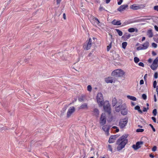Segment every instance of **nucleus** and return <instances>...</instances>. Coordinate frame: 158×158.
<instances>
[{
	"mask_svg": "<svg viewBox=\"0 0 158 158\" xmlns=\"http://www.w3.org/2000/svg\"><path fill=\"white\" fill-rule=\"evenodd\" d=\"M78 99L79 102H82L85 100V96L84 95H82L81 96L79 97L78 98Z\"/></svg>",
	"mask_w": 158,
	"mask_h": 158,
	"instance_id": "19",
	"label": "nucleus"
},
{
	"mask_svg": "<svg viewBox=\"0 0 158 158\" xmlns=\"http://www.w3.org/2000/svg\"><path fill=\"white\" fill-rule=\"evenodd\" d=\"M147 35L149 38H152L153 36V34L151 29L148 30L147 32Z\"/></svg>",
	"mask_w": 158,
	"mask_h": 158,
	"instance_id": "20",
	"label": "nucleus"
},
{
	"mask_svg": "<svg viewBox=\"0 0 158 158\" xmlns=\"http://www.w3.org/2000/svg\"><path fill=\"white\" fill-rule=\"evenodd\" d=\"M128 6V5L127 4L121 5L117 9V10L120 12H122L125 10Z\"/></svg>",
	"mask_w": 158,
	"mask_h": 158,
	"instance_id": "13",
	"label": "nucleus"
},
{
	"mask_svg": "<svg viewBox=\"0 0 158 158\" xmlns=\"http://www.w3.org/2000/svg\"><path fill=\"white\" fill-rule=\"evenodd\" d=\"M135 31V29L134 28H131L128 29V31L130 32H133Z\"/></svg>",
	"mask_w": 158,
	"mask_h": 158,
	"instance_id": "36",
	"label": "nucleus"
},
{
	"mask_svg": "<svg viewBox=\"0 0 158 158\" xmlns=\"http://www.w3.org/2000/svg\"><path fill=\"white\" fill-rule=\"evenodd\" d=\"M125 73V72L121 69H118L114 70L112 72L111 75L116 77H122Z\"/></svg>",
	"mask_w": 158,
	"mask_h": 158,
	"instance_id": "2",
	"label": "nucleus"
},
{
	"mask_svg": "<svg viewBox=\"0 0 158 158\" xmlns=\"http://www.w3.org/2000/svg\"><path fill=\"white\" fill-rule=\"evenodd\" d=\"M134 61L135 63H137L139 61V60L137 57H135L134 58Z\"/></svg>",
	"mask_w": 158,
	"mask_h": 158,
	"instance_id": "34",
	"label": "nucleus"
},
{
	"mask_svg": "<svg viewBox=\"0 0 158 158\" xmlns=\"http://www.w3.org/2000/svg\"><path fill=\"white\" fill-rule=\"evenodd\" d=\"M112 77H109L107 78H106L105 81L107 83H112L113 82H114L115 80L112 79Z\"/></svg>",
	"mask_w": 158,
	"mask_h": 158,
	"instance_id": "14",
	"label": "nucleus"
},
{
	"mask_svg": "<svg viewBox=\"0 0 158 158\" xmlns=\"http://www.w3.org/2000/svg\"><path fill=\"white\" fill-rule=\"evenodd\" d=\"M154 101L155 102H156L157 101V99L156 98V94H154Z\"/></svg>",
	"mask_w": 158,
	"mask_h": 158,
	"instance_id": "54",
	"label": "nucleus"
},
{
	"mask_svg": "<svg viewBox=\"0 0 158 158\" xmlns=\"http://www.w3.org/2000/svg\"><path fill=\"white\" fill-rule=\"evenodd\" d=\"M117 102V100L115 98H113L112 100V105L113 106H115Z\"/></svg>",
	"mask_w": 158,
	"mask_h": 158,
	"instance_id": "23",
	"label": "nucleus"
},
{
	"mask_svg": "<svg viewBox=\"0 0 158 158\" xmlns=\"http://www.w3.org/2000/svg\"><path fill=\"white\" fill-rule=\"evenodd\" d=\"M128 122V119L125 118L120 120L119 125L121 128H123L126 126Z\"/></svg>",
	"mask_w": 158,
	"mask_h": 158,
	"instance_id": "5",
	"label": "nucleus"
},
{
	"mask_svg": "<svg viewBox=\"0 0 158 158\" xmlns=\"http://www.w3.org/2000/svg\"><path fill=\"white\" fill-rule=\"evenodd\" d=\"M158 66V65L153 64L152 63L150 67L152 70H155L157 69Z\"/></svg>",
	"mask_w": 158,
	"mask_h": 158,
	"instance_id": "22",
	"label": "nucleus"
},
{
	"mask_svg": "<svg viewBox=\"0 0 158 158\" xmlns=\"http://www.w3.org/2000/svg\"><path fill=\"white\" fill-rule=\"evenodd\" d=\"M61 0H56V3L57 4H59L61 2Z\"/></svg>",
	"mask_w": 158,
	"mask_h": 158,
	"instance_id": "57",
	"label": "nucleus"
},
{
	"mask_svg": "<svg viewBox=\"0 0 158 158\" xmlns=\"http://www.w3.org/2000/svg\"><path fill=\"white\" fill-rule=\"evenodd\" d=\"M143 143V141L137 142L135 144H133L132 146V148L135 150H137L141 147L140 145Z\"/></svg>",
	"mask_w": 158,
	"mask_h": 158,
	"instance_id": "9",
	"label": "nucleus"
},
{
	"mask_svg": "<svg viewBox=\"0 0 158 158\" xmlns=\"http://www.w3.org/2000/svg\"><path fill=\"white\" fill-rule=\"evenodd\" d=\"M92 40L91 38H89V40H87L86 42L83 44V48L84 50H88L92 46Z\"/></svg>",
	"mask_w": 158,
	"mask_h": 158,
	"instance_id": "4",
	"label": "nucleus"
},
{
	"mask_svg": "<svg viewBox=\"0 0 158 158\" xmlns=\"http://www.w3.org/2000/svg\"><path fill=\"white\" fill-rule=\"evenodd\" d=\"M128 135L125 134L120 137L117 141L116 144L118 145L117 149L118 151H120L124 148L127 143L128 140L127 139Z\"/></svg>",
	"mask_w": 158,
	"mask_h": 158,
	"instance_id": "1",
	"label": "nucleus"
},
{
	"mask_svg": "<svg viewBox=\"0 0 158 158\" xmlns=\"http://www.w3.org/2000/svg\"><path fill=\"white\" fill-rule=\"evenodd\" d=\"M98 103L100 107H102L104 104V100L102 94L101 93H98L97 96Z\"/></svg>",
	"mask_w": 158,
	"mask_h": 158,
	"instance_id": "3",
	"label": "nucleus"
},
{
	"mask_svg": "<svg viewBox=\"0 0 158 158\" xmlns=\"http://www.w3.org/2000/svg\"><path fill=\"white\" fill-rule=\"evenodd\" d=\"M127 97L128 99L134 101H135L137 99L135 97L130 95H127Z\"/></svg>",
	"mask_w": 158,
	"mask_h": 158,
	"instance_id": "25",
	"label": "nucleus"
},
{
	"mask_svg": "<svg viewBox=\"0 0 158 158\" xmlns=\"http://www.w3.org/2000/svg\"><path fill=\"white\" fill-rule=\"evenodd\" d=\"M154 77L156 79L157 78V77H158V73H157V72H156V73H155Z\"/></svg>",
	"mask_w": 158,
	"mask_h": 158,
	"instance_id": "49",
	"label": "nucleus"
},
{
	"mask_svg": "<svg viewBox=\"0 0 158 158\" xmlns=\"http://www.w3.org/2000/svg\"><path fill=\"white\" fill-rule=\"evenodd\" d=\"M75 111V108L74 106L70 107L68 110L67 112V118H69Z\"/></svg>",
	"mask_w": 158,
	"mask_h": 158,
	"instance_id": "10",
	"label": "nucleus"
},
{
	"mask_svg": "<svg viewBox=\"0 0 158 158\" xmlns=\"http://www.w3.org/2000/svg\"><path fill=\"white\" fill-rule=\"evenodd\" d=\"M121 106L119 105L118 106H116L115 108V110L116 112H118L121 111Z\"/></svg>",
	"mask_w": 158,
	"mask_h": 158,
	"instance_id": "27",
	"label": "nucleus"
},
{
	"mask_svg": "<svg viewBox=\"0 0 158 158\" xmlns=\"http://www.w3.org/2000/svg\"><path fill=\"white\" fill-rule=\"evenodd\" d=\"M106 119L105 114L102 113L100 118V123L101 126H103L106 123Z\"/></svg>",
	"mask_w": 158,
	"mask_h": 158,
	"instance_id": "8",
	"label": "nucleus"
},
{
	"mask_svg": "<svg viewBox=\"0 0 158 158\" xmlns=\"http://www.w3.org/2000/svg\"><path fill=\"white\" fill-rule=\"evenodd\" d=\"M149 156L152 158H153L154 157V155L152 154H150L149 155Z\"/></svg>",
	"mask_w": 158,
	"mask_h": 158,
	"instance_id": "61",
	"label": "nucleus"
},
{
	"mask_svg": "<svg viewBox=\"0 0 158 158\" xmlns=\"http://www.w3.org/2000/svg\"><path fill=\"white\" fill-rule=\"evenodd\" d=\"M107 148L109 151H110L111 152H113L112 147L111 145L110 144L108 145Z\"/></svg>",
	"mask_w": 158,
	"mask_h": 158,
	"instance_id": "32",
	"label": "nucleus"
},
{
	"mask_svg": "<svg viewBox=\"0 0 158 158\" xmlns=\"http://www.w3.org/2000/svg\"><path fill=\"white\" fill-rule=\"evenodd\" d=\"M110 0H106V3L108 4L110 2Z\"/></svg>",
	"mask_w": 158,
	"mask_h": 158,
	"instance_id": "62",
	"label": "nucleus"
},
{
	"mask_svg": "<svg viewBox=\"0 0 158 158\" xmlns=\"http://www.w3.org/2000/svg\"><path fill=\"white\" fill-rule=\"evenodd\" d=\"M152 59L151 58H149L148 60V61L150 63H151L152 62Z\"/></svg>",
	"mask_w": 158,
	"mask_h": 158,
	"instance_id": "60",
	"label": "nucleus"
},
{
	"mask_svg": "<svg viewBox=\"0 0 158 158\" xmlns=\"http://www.w3.org/2000/svg\"><path fill=\"white\" fill-rule=\"evenodd\" d=\"M132 22H130V21H126L125 22L123 23V25H122V26H124L125 25H127V24H129L131 23H132Z\"/></svg>",
	"mask_w": 158,
	"mask_h": 158,
	"instance_id": "29",
	"label": "nucleus"
},
{
	"mask_svg": "<svg viewBox=\"0 0 158 158\" xmlns=\"http://www.w3.org/2000/svg\"><path fill=\"white\" fill-rule=\"evenodd\" d=\"M157 149V147L156 146H154L153 147L152 149V150L153 152H155L156 151Z\"/></svg>",
	"mask_w": 158,
	"mask_h": 158,
	"instance_id": "44",
	"label": "nucleus"
},
{
	"mask_svg": "<svg viewBox=\"0 0 158 158\" xmlns=\"http://www.w3.org/2000/svg\"><path fill=\"white\" fill-rule=\"evenodd\" d=\"M154 9L158 11V6H154Z\"/></svg>",
	"mask_w": 158,
	"mask_h": 158,
	"instance_id": "50",
	"label": "nucleus"
},
{
	"mask_svg": "<svg viewBox=\"0 0 158 158\" xmlns=\"http://www.w3.org/2000/svg\"><path fill=\"white\" fill-rule=\"evenodd\" d=\"M147 74H146L144 75V79L145 81L147 80L146 78H147Z\"/></svg>",
	"mask_w": 158,
	"mask_h": 158,
	"instance_id": "56",
	"label": "nucleus"
},
{
	"mask_svg": "<svg viewBox=\"0 0 158 158\" xmlns=\"http://www.w3.org/2000/svg\"><path fill=\"white\" fill-rule=\"evenodd\" d=\"M152 54L153 56H155L156 55V53L154 51H152Z\"/></svg>",
	"mask_w": 158,
	"mask_h": 158,
	"instance_id": "55",
	"label": "nucleus"
},
{
	"mask_svg": "<svg viewBox=\"0 0 158 158\" xmlns=\"http://www.w3.org/2000/svg\"><path fill=\"white\" fill-rule=\"evenodd\" d=\"M152 47L155 48H156L157 47V44L155 43H152Z\"/></svg>",
	"mask_w": 158,
	"mask_h": 158,
	"instance_id": "42",
	"label": "nucleus"
},
{
	"mask_svg": "<svg viewBox=\"0 0 158 158\" xmlns=\"http://www.w3.org/2000/svg\"><path fill=\"white\" fill-rule=\"evenodd\" d=\"M131 37L130 34H128L127 33H125L122 36V38L123 39L124 41H126L129 39Z\"/></svg>",
	"mask_w": 158,
	"mask_h": 158,
	"instance_id": "15",
	"label": "nucleus"
},
{
	"mask_svg": "<svg viewBox=\"0 0 158 158\" xmlns=\"http://www.w3.org/2000/svg\"><path fill=\"white\" fill-rule=\"evenodd\" d=\"M88 108L87 104L86 103H84L82 104L80 106L78 107L79 110L80 109H87Z\"/></svg>",
	"mask_w": 158,
	"mask_h": 158,
	"instance_id": "17",
	"label": "nucleus"
},
{
	"mask_svg": "<svg viewBox=\"0 0 158 158\" xmlns=\"http://www.w3.org/2000/svg\"><path fill=\"white\" fill-rule=\"evenodd\" d=\"M115 30L117 32L119 36H121L122 35L123 32L121 31L120 30L118 29H115Z\"/></svg>",
	"mask_w": 158,
	"mask_h": 158,
	"instance_id": "28",
	"label": "nucleus"
},
{
	"mask_svg": "<svg viewBox=\"0 0 158 158\" xmlns=\"http://www.w3.org/2000/svg\"><path fill=\"white\" fill-rule=\"evenodd\" d=\"M152 114L154 116H156L157 113V110L156 109H154L152 111Z\"/></svg>",
	"mask_w": 158,
	"mask_h": 158,
	"instance_id": "35",
	"label": "nucleus"
},
{
	"mask_svg": "<svg viewBox=\"0 0 158 158\" xmlns=\"http://www.w3.org/2000/svg\"><path fill=\"white\" fill-rule=\"evenodd\" d=\"M144 129H138L136 130V132H142L144 131Z\"/></svg>",
	"mask_w": 158,
	"mask_h": 158,
	"instance_id": "37",
	"label": "nucleus"
},
{
	"mask_svg": "<svg viewBox=\"0 0 158 158\" xmlns=\"http://www.w3.org/2000/svg\"><path fill=\"white\" fill-rule=\"evenodd\" d=\"M143 111L144 112H147V109L145 107H143Z\"/></svg>",
	"mask_w": 158,
	"mask_h": 158,
	"instance_id": "58",
	"label": "nucleus"
},
{
	"mask_svg": "<svg viewBox=\"0 0 158 158\" xmlns=\"http://www.w3.org/2000/svg\"><path fill=\"white\" fill-rule=\"evenodd\" d=\"M151 118L154 123H156V119L155 117H152Z\"/></svg>",
	"mask_w": 158,
	"mask_h": 158,
	"instance_id": "47",
	"label": "nucleus"
},
{
	"mask_svg": "<svg viewBox=\"0 0 158 158\" xmlns=\"http://www.w3.org/2000/svg\"><path fill=\"white\" fill-rule=\"evenodd\" d=\"M123 2V0H120L118 2V4L119 5H120Z\"/></svg>",
	"mask_w": 158,
	"mask_h": 158,
	"instance_id": "51",
	"label": "nucleus"
},
{
	"mask_svg": "<svg viewBox=\"0 0 158 158\" xmlns=\"http://www.w3.org/2000/svg\"><path fill=\"white\" fill-rule=\"evenodd\" d=\"M127 45V43L126 42H124L122 44V47L123 49H125Z\"/></svg>",
	"mask_w": 158,
	"mask_h": 158,
	"instance_id": "30",
	"label": "nucleus"
},
{
	"mask_svg": "<svg viewBox=\"0 0 158 158\" xmlns=\"http://www.w3.org/2000/svg\"><path fill=\"white\" fill-rule=\"evenodd\" d=\"M142 98L144 100H146L147 98V96L145 94H143L142 95Z\"/></svg>",
	"mask_w": 158,
	"mask_h": 158,
	"instance_id": "40",
	"label": "nucleus"
},
{
	"mask_svg": "<svg viewBox=\"0 0 158 158\" xmlns=\"http://www.w3.org/2000/svg\"><path fill=\"white\" fill-rule=\"evenodd\" d=\"M145 37H144V36L143 37L142 39V41H144L145 40Z\"/></svg>",
	"mask_w": 158,
	"mask_h": 158,
	"instance_id": "64",
	"label": "nucleus"
},
{
	"mask_svg": "<svg viewBox=\"0 0 158 158\" xmlns=\"http://www.w3.org/2000/svg\"><path fill=\"white\" fill-rule=\"evenodd\" d=\"M93 112L94 114V115L98 117L99 114V111L98 110L97 108L94 109Z\"/></svg>",
	"mask_w": 158,
	"mask_h": 158,
	"instance_id": "24",
	"label": "nucleus"
},
{
	"mask_svg": "<svg viewBox=\"0 0 158 158\" xmlns=\"http://www.w3.org/2000/svg\"><path fill=\"white\" fill-rule=\"evenodd\" d=\"M121 112L123 115H125L127 114V110L126 108V106L123 104L121 105Z\"/></svg>",
	"mask_w": 158,
	"mask_h": 158,
	"instance_id": "11",
	"label": "nucleus"
},
{
	"mask_svg": "<svg viewBox=\"0 0 158 158\" xmlns=\"http://www.w3.org/2000/svg\"><path fill=\"white\" fill-rule=\"evenodd\" d=\"M157 85V82L156 81H155L153 82V86L154 88H156L157 89V86H156Z\"/></svg>",
	"mask_w": 158,
	"mask_h": 158,
	"instance_id": "38",
	"label": "nucleus"
},
{
	"mask_svg": "<svg viewBox=\"0 0 158 158\" xmlns=\"http://www.w3.org/2000/svg\"><path fill=\"white\" fill-rule=\"evenodd\" d=\"M130 8L131 9L133 10H138L140 8L139 6H137L136 4H133L131 5Z\"/></svg>",
	"mask_w": 158,
	"mask_h": 158,
	"instance_id": "21",
	"label": "nucleus"
},
{
	"mask_svg": "<svg viewBox=\"0 0 158 158\" xmlns=\"http://www.w3.org/2000/svg\"><path fill=\"white\" fill-rule=\"evenodd\" d=\"M63 18L64 19H66V15H65V13H64L63 14Z\"/></svg>",
	"mask_w": 158,
	"mask_h": 158,
	"instance_id": "59",
	"label": "nucleus"
},
{
	"mask_svg": "<svg viewBox=\"0 0 158 158\" xmlns=\"http://www.w3.org/2000/svg\"><path fill=\"white\" fill-rule=\"evenodd\" d=\"M105 9L102 6H100L99 8V10L100 11H102V10H104Z\"/></svg>",
	"mask_w": 158,
	"mask_h": 158,
	"instance_id": "48",
	"label": "nucleus"
},
{
	"mask_svg": "<svg viewBox=\"0 0 158 158\" xmlns=\"http://www.w3.org/2000/svg\"><path fill=\"white\" fill-rule=\"evenodd\" d=\"M154 40L157 43H158V37H154L153 38Z\"/></svg>",
	"mask_w": 158,
	"mask_h": 158,
	"instance_id": "46",
	"label": "nucleus"
},
{
	"mask_svg": "<svg viewBox=\"0 0 158 158\" xmlns=\"http://www.w3.org/2000/svg\"><path fill=\"white\" fill-rule=\"evenodd\" d=\"M111 23L114 25H120L121 24L120 20H117L114 19L111 22Z\"/></svg>",
	"mask_w": 158,
	"mask_h": 158,
	"instance_id": "16",
	"label": "nucleus"
},
{
	"mask_svg": "<svg viewBox=\"0 0 158 158\" xmlns=\"http://www.w3.org/2000/svg\"><path fill=\"white\" fill-rule=\"evenodd\" d=\"M156 91L157 92V94L158 97V86H157V89H156Z\"/></svg>",
	"mask_w": 158,
	"mask_h": 158,
	"instance_id": "63",
	"label": "nucleus"
},
{
	"mask_svg": "<svg viewBox=\"0 0 158 158\" xmlns=\"http://www.w3.org/2000/svg\"><path fill=\"white\" fill-rule=\"evenodd\" d=\"M118 136L117 135H112L111 136L109 139L108 142L109 143H113L115 142L116 138Z\"/></svg>",
	"mask_w": 158,
	"mask_h": 158,
	"instance_id": "12",
	"label": "nucleus"
},
{
	"mask_svg": "<svg viewBox=\"0 0 158 158\" xmlns=\"http://www.w3.org/2000/svg\"><path fill=\"white\" fill-rule=\"evenodd\" d=\"M103 109L104 111L107 112L108 114H110L111 113L110 105L109 101H105L104 103Z\"/></svg>",
	"mask_w": 158,
	"mask_h": 158,
	"instance_id": "6",
	"label": "nucleus"
},
{
	"mask_svg": "<svg viewBox=\"0 0 158 158\" xmlns=\"http://www.w3.org/2000/svg\"><path fill=\"white\" fill-rule=\"evenodd\" d=\"M135 109L137 110L138 112L140 114L143 113V111L140 110V107L139 106L137 105L135 106Z\"/></svg>",
	"mask_w": 158,
	"mask_h": 158,
	"instance_id": "26",
	"label": "nucleus"
},
{
	"mask_svg": "<svg viewBox=\"0 0 158 158\" xmlns=\"http://www.w3.org/2000/svg\"><path fill=\"white\" fill-rule=\"evenodd\" d=\"M111 44L112 43H111L110 44H109L108 46L107 47V51H109V50H110V48L111 47Z\"/></svg>",
	"mask_w": 158,
	"mask_h": 158,
	"instance_id": "41",
	"label": "nucleus"
},
{
	"mask_svg": "<svg viewBox=\"0 0 158 158\" xmlns=\"http://www.w3.org/2000/svg\"><path fill=\"white\" fill-rule=\"evenodd\" d=\"M149 126H150L152 128L153 131L155 132L156 131V130H155V128L153 126V125L152 124H149Z\"/></svg>",
	"mask_w": 158,
	"mask_h": 158,
	"instance_id": "43",
	"label": "nucleus"
},
{
	"mask_svg": "<svg viewBox=\"0 0 158 158\" xmlns=\"http://www.w3.org/2000/svg\"><path fill=\"white\" fill-rule=\"evenodd\" d=\"M138 65L139 66L141 67H143L144 66V64L142 62H140L138 64Z\"/></svg>",
	"mask_w": 158,
	"mask_h": 158,
	"instance_id": "45",
	"label": "nucleus"
},
{
	"mask_svg": "<svg viewBox=\"0 0 158 158\" xmlns=\"http://www.w3.org/2000/svg\"><path fill=\"white\" fill-rule=\"evenodd\" d=\"M152 63L153 64L158 65V57H157L154 60Z\"/></svg>",
	"mask_w": 158,
	"mask_h": 158,
	"instance_id": "31",
	"label": "nucleus"
},
{
	"mask_svg": "<svg viewBox=\"0 0 158 158\" xmlns=\"http://www.w3.org/2000/svg\"><path fill=\"white\" fill-rule=\"evenodd\" d=\"M154 28L156 31H158V27L156 25H155L154 26Z\"/></svg>",
	"mask_w": 158,
	"mask_h": 158,
	"instance_id": "53",
	"label": "nucleus"
},
{
	"mask_svg": "<svg viewBox=\"0 0 158 158\" xmlns=\"http://www.w3.org/2000/svg\"><path fill=\"white\" fill-rule=\"evenodd\" d=\"M149 45V42L148 41H147L142 44V47L139 46L136 49L137 50L146 49L148 48Z\"/></svg>",
	"mask_w": 158,
	"mask_h": 158,
	"instance_id": "7",
	"label": "nucleus"
},
{
	"mask_svg": "<svg viewBox=\"0 0 158 158\" xmlns=\"http://www.w3.org/2000/svg\"><path fill=\"white\" fill-rule=\"evenodd\" d=\"M92 87L90 85H88L87 86V90L91 92L92 90Z\"/></svg>",
	"mask_w": 158,
	"mask_h": 158,
	"instance_id": "39",
	"label": "nucleus"
},
{
	"mask_svg": "<svg viewBox=\"0 0 158 158\" xmlns=\"http://www.w3.org/2000/svg\"><path fill=\"white\" fill-rule=\"evenodd\" d=\"M139 83L140 85L143 84L144 83L143 80H141L140 81Z\"/></svg>",
	"mask_w": 158,
	"mask_h": 158,
	"instance_id": "52",
	"label": "nucleus"
},
{
	"mask_svg": "<svg viewBox=\"0 0 158 158\" xmlns=\"http://www.w3.org/2000/svg\"><path fill=\"white\" fill-rule=\"evenodd\" d=\"M110 128V127L109 126L106 125H103V126L102 127V129L105 132L108 133L109 129Z\"/></svg>",
	"mask_w": 158,
	"mask_h": 158,
	"instance_id": "18",
	"label": "nucleus"
},
{
	"mask_svg": "<svg viewBox=\"0 0 158 158\" xmlns=\"http://www.w3.org/2000/svg\"><path fill=\"white\" fill-rule=\"evenodd\" d=\"M93 20H96V23L97 24V25H99V23H100V21H99V20L98 19L96 18V17H95V18H94V19H93Z\"/></svg>",
	"mask_w": 158,
	"mask_h": 158,
	"instance_id": "33",
	"label": "nucleus"
}]
</instances>
